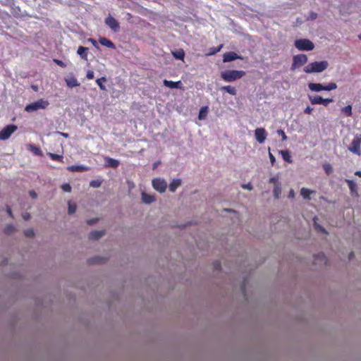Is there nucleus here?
I'll list each match as a JSON object with an SVG mask.
<instances>
[{
  "label": "nucleus",
  "mask_w": 361,
  "mask_h": 361,
  "mask_svg": "<svg viewBox=\"0 0 361 361\" xmlns=\"http://www.w3.org/2000/svg\"><path fill=\"white\" fill-rule=\"evenodd\" d=\"M163 83L164 86L170 87V88H176L180 89L182 87V82L180 80L177 82H173L171 80H164Z\"/></svg>",
  "instance_id": "f8f14e48"
},
{
  "label": "nucleus",
  "mask_w": 361,
  "mask_h": 361,
  "mask_svg": "<svg viewBox=\"0 0 361 361\" xmlns=\"http://www.w3.org/2000/svg\"><path fill=\"white\" fill-rule=\"evenodd\" d=\"M104 235V231H93L90 232L89 238L92 240H97Z\"/></svg>",
  "instance_id": "dca6fc26"
},
{
  "label": "nucleus",
  "mask_w": 361,
  "mask_h": 361,
  "mask_svg": "<svg viewBox=\"0 0 361 361\" xmlns=\"http://www.w3.org/2000/svg\"><path fill=\"white\" fill-rule=\"evenodd\" d=\"M313 192H314V191L305 188H302L300 190V195L305 200H310V195L312 194Z\"/></svg>",
  "instance_id": "4be33fe9"
},
{
  "label": "nucleus",
  "mask_w": 361,
  "mask_h": 361,
  "mask_svg": "<svg viewBox=\"0 0 361 361\" xmlns=\"http://www.w3.org/2000/svg\"><path fill=\"white\" fill-rule=\"evenodd\" d=\"M289 196L292 197H294V191H293V190H290Z\"/></svg>",
  "instance_id": "e2e57ef3"
},
{
  "label": "nucleus",
  "mask_w": 361,
  "mask_h": 361,
  "mask_svg": "<svg viewBox=\"0 0 361 361\" xmlns=\"http://www.w3.org/2000/svg\"><path fill=\"white\" fill-rule=\"evenodd\" d=\"M101 185V182L97 180H92L90 183V185L93 188H99Z\"/></svg>",
  "instance_id": "49530a36"
},
{
  "label": "nucleus",
  "mask_w": 361,
  "mask_h": 361,
  "mask_svg": "<svg viewBox=\"0 0 361 361\" xmlns=\"http://www.w3.org/2000/svg\"><path fill=\"white\" fill-rule=\"evenodd\" d=\"M221 90L228 92L229 94L235 96L237 94V90L234 87L231 85H226L221 87Z\"/></svg>",
  "instance_id": "412c9836"
},
{
  "label": "nucleus",
  "mask_w": 361,
  "mask_h": 361,
  "mask_svg": "<svg viewBox=\"0 0 361 361\" xmlns=\"http://www.w3.org/2000/svg\"><path fill=\"white\" fill-rule=\"evenodd\" d=\"M243 290H245V286L242 287Z\"/></svg>",
  "instance_id": "774afa93"
},
{
  "label": "nucleus",
  "mask_w": 361,
  "mask_h": 361,
  "mask_svg": "<svg viewBox=\"0 0 361 361\" xmlns=\"http://www.w3.org/2000/svg\"><path fill=\"white\" fill-rule=\"evenodd\" d=\"M222 47H223V44H220L219 46H218L216 47H212L209 49V52L208 54H207V55H208V56L214 55L216 53H218L219 51H220L221 49H222Z\"/></svg>",
  "instance_id": "72a5a7b5"
},
{
  "label": "nucleus",
  "mask_w": 361,
  "mask_h": 361,
  "mask_svg": "<svg viewBox=\"0 0 361 361\" xmlns=\"http://www.w3.org/2000/svg\"><path fill=\"white\" fill-rule=\"evenodd\" d=\"M323 169L327 175L331 174L333 171V168L330 164H324L323 165Z\"/></svg>",
  "instance_id": "4c0bfd02"
},
{
  "label": "nucleus",
  "mask_w": 361,
  "mask_h": 361,
  "mask_svg": "<svg viewBox=\"0 0 361 361\" xmlns=\"http://www.w3.org/2000/svg\"><path fill=\"white\" fill-rule=\"evenodd\" d=\"M87 51L88 48L80 46L78 49L77 53L81 56L82 59L87 60Z\"/></svg>",
  "instance_id": "6ab92c4d"
},
{
  "label": "nucleus",
  "mask_w": 361,
  "mask_h": 361,
  "mask_svg": "<svg viewBox=\"0 0 361 361\" xmlns=\"http://www.w3.org/2000/svg\"><path fill=\"white\" fill-rule=\"evenodd\" d=\"M320 261L321 262H323L324 264H326V257L325 255L323 252H320L315 255L314 257V263L317 264V262Z\"/></svg>",
  "instance_id": "c85d7f7f"
},
{
  "label": "nucleus",
  "mask_w": 361,
  "mask_h": 361,
  "mask_svg": "<svg viewBox=\"0 0 361 361\" xmlns=\"http://www.w3.org/2000/svg\"><path fill=\"white\" fill-rule=\"evenodd\" d=\"M24 233H25V235L28 238H32L35 235V232H34L33 229H32V228L25 230Z\"/></svg>",
  "instance_id": "a19ab883"
},
{
  "label": "nucleus",
  "mask_w": 361,
  "mask_h": 361,
  "mask_svg": "<svg viewBox=\"0 0 361 361\" xmlns=\"http://www.w3.org/2000/svg\"><path fill=\"white\" fill-rule=\"evenodd\" d=\"M353 257H354V253H353V252H350V254H349V255H348V258H349V259H351Z\"/></svg>",
  "instance_id": "052dcab7"
},
{
  "label": "nucleus",
  "mask_w": 361,
  "mask_h": 361,
  "mask_svg": "<svg viewBox=\"0 0 361 361\" xmlns=\"http://www.w3.org/2000/svg\"><path fill=\"white\" fill-rule=\"evenodd\" d=\"M281 192V186L280 185H274V195L275 198L278 199Z\"/></svg>",
  "instance_id": "c9c22d12"
},
{
  "label": "nucleus",
  "mask_w": 361,
  "mask_h": 361,
  "mask_svg": "<svg viewBox=\"0 0 361 361\" xmlns=\"http://www.w3.org/2000/svg\"><path fill=\"white\" fill-rule=\"evenodd\" d=\"M337 88V85L335 82H329L326 85H324V90L325 91H331L336 90Z\"/></svg>",
  "instance_id": "f704fd0d"
},
{
  "label": "nucleus",
  "mask_w": 361,
  "mask_h": 361,
  "mask_svg": "<svg viewBox=\"0 0 361 361\" xmlns=\"http://www.w3.org/2000/svg\"><path fill=\"white\" fill-rule=\"evenodd\" d=\"M312 110L313 109L312 107H310V106H307L305 110H304V113L306 114H312Z\"/></svg>",
  "instance_id": "603ef678"
},
{
  "label": "nucleus",
  "mask_w": 361,
  "mask_h": 361,
  "mask_svg": "<svg viewBox=\"0 0 361 361\" xmlns=\"http://www.w3.org/2000/svg\"><path fill=\"white\" fill-rule=\"evenodd\" d=\"M7 212H8V214H9L11 216H12V212H11V209L10 208H8Z\"/></svg>",
  "instance_id": "338daca9"
},
{
  "label": "nucleus",
  "mask_w": 361,
  "mask_h": 361,
  "mask_svg": "<svg viewBox=\"0 0 361 361\" xmlns=\"http://www.w3.org/2000/svg\"><path fill=\"white\" fill-rule=\"evenodd\" d=\"M329 66L326 61H314L308 63L305 66L303 71L305 73L310 74L313 73H321L325 71Z\"/></svg>",
  "instance_id": "f257e3e1"
},
{
  "label": "nucleus",
  "mask_w": 361,
  "mask_h": 361,
  "mask_svg": "<svg viewBox=\"0 0 361 361\" xmlns=\"http://www.w3.org/2000/svg\"><path fill=\"white\" fill-rule=\"evenodd\" d=\"M181 180L178 178L173 179L169 184V189L171 192H175L176 189L180 185Z\"/></svg>",
  "instance_id": "a211bd4d"
},
{
  "label": "nucleus",
  "mask_w": 361,
  "mask_h": 361,
  "mask_svg": "<svg viewBox=\"0 0 361 361\" xmlns=\"http://www.w3.org/2000/svg\"><path fill=\"white\" fill-rule=\"evenodd\" d=\"M86 77L87 79L89 80H92L94 78V71H91V70H89L87 71V75H86Z\"/></svg>",
  "instance_id": "09e8293b"
},
{
  "label": "nucleus",
  "mask_w": 361,
  "mask_h": 361,
  "mask_svg": "<svg viewBox=\"0 0 361 361\" xmlns=\"http://www.w3.org/2000/svg\"><path fill=\"white\" fill-rule=\"evenodd\" d=\"M333 102H334L333 99H331V98H325V99H324V98H322V99L321 104H323L324 106H326L329 105V104H330V103H331Z\"/></svg>",
  "instance_id": "79ce46f5"
},
{
  "label": "nucleus",
  "mask_w": 361,
  "mask_h": 361,
  "mask_svg": "<svg viewBox=\"0 0 361 361\" xmlns=\"http://www.w3.org/2000/svg\"><path fill=\"white\" fill-rule=\"evenodd\" d=\"M342 111L345 113L346 116H352V106L351 105H348L342 109Z\"/></svg>",
  "instance_id": "e433bc0d"
},
{
  "label": "nucleus",
  "mask_w": 361,
  "mask_h": 361,
  "mask_svg": "<svg viewBox=\"0 0 361 361\" xmlns=\"http://www.w3.org/2000/svg\"><path fill=\"white\" fill-rule=\"evenodd\" d=\"M61 188L63 191L70 192L71 191V186L68 183H64L61 185Z\"/></svg>",
  "instance_id": "37998d69"
},
{
  "label": "nucleus",
  "mask_w": 361,
  "mask_h": 361,
  "mask_svg": "<svg viewBox=\"0 0 361 361\" xmlns=\"http://www.w3.org/2000/svg\"><path fill=\"white\" fill-rule=\"evenodd\" d=\"M317 216H314V219H313V220H314V228H315L317 231H319V232H322V233H323L327 234L326 231V230H325L322 226H321L319 224H318L317 223V221H317Z\"/></svg>",
  "instance_id": "473e14b6"
},
{
  "label": "nucleus",
  "mask_w": 361,
  "mask_h": 361,
  "mask_svg": "<svg viewBox=\"0 0 361 361\" xmlns=\"http://www.w3.org/2000/svg\"><path fill=\"white\" fill-rule=\"evenodd\" d=\"M67 169L68 171H73V172H82V171H85L87 169H86V167H85L83 166L72 165V166H68Z\"/></svg>",
  "instance_id": "b1692460"
},
{
  "label": "nucleus",
  "mask_w": 361,
  "mask_h": 361,
  "mask_svg": "<svg viewBox=\"0 0 361 361\" xmlns=\"http://www.w3.org/2000/svg\"><path fill=\"white\" fill-rule=\"evenodd\" d=\"M47 155L50 157V159L53 161H56L59 162H63V157L62 155L54 154L51 152H48Z\"/></svg>",
  "instance_id": "bb28decb"
},
{
  "label": "nucleus",
  "mask_w": 361,
  "mask_h": 361,
  "mask_svg": "<svg viewBox=\"0 0 361 361\" xmlns=\"http://www.w3.org/2000/svg\"><path fill=\"white\" fill-rule=\"evenodd\" d=\"M309 89L312 92H320L324 90V85L321 83L310 82L308 84Z\"/></svg>",
  "instance_id": "4468645a"
},
{
  "label": "nucleus",
  "mask_w": 361,
  "mask_h": 361,
  "mask_svg": "<svg viewBox=\"0 0 361 361\" xmlns=\"http://www.w3.org/2000/svg\"><path fill=\"white\" fill-rule=\"evenodd\" d=\"M104 160H105V166L106 167H111L114 169H116L120 164L119 161L117 159H114L111 157H106L104 159Z\"/></svg>",
  "instance_id": "ddd939ff"
},
{
  "label": "nucleus",
  "mask_w": 361,
  "mask_h": 361,
  "mask_svg": "<svg viewBox=\"0 0 361 361\" xmlns=\"http://www.w3.org/2000/svg\"><path fill=\"white\" fill-rule=\"evenodd\" d=\"M360 145H361V134H357L352 140L350 146L348 147L349 151L357 154L360 155Z\"/></svg>",
  "instance_id": "39448f33"
},
{
  "label": "nucleus",
  "mask_w": 361,
  "mask_h": 361,
  "mask_svg": "<svg viewBox=\"0 0 361 361\" xmlns=\"http://www.w3.org/2000/svg\"><path fill=\"white\" fill-rule=\"evenodd\" d=\"M269 182L270 183L274 184V185H280V184L279 183V178H278L277 176H274V177H271V178H270V179H269Z\"/></svg>",
  "instance_id": "c03bdc74"
},
{
  "label": "nucleus",
  "mask_w": 361,
  "mask_h": 361,
  "mask_svg": "<svg viewBox=\"0 0 361 361\" xmlns=\"http://www.w3.org/2000/svg\"><path fill=\"white\" fill-rule=\"evenodd\" d=\"M105 23L114 32H118L119 30V23L118 21L113 18L112 16H109L105 19Z\"/></svg>",
  "instance_id": "9d476101"
},
{
  "label": "nucleus",
  "mask_w": 361,
  "mask_h": 361,
  "mask_svg": "<svg viewBox=\"0 0 361 361\" xmlns=\"http://www.w3.org/2000/svg\"><path fill=\"white\" fill-rule=\"evenodd\" d=\"M355 174L359 177H361V171H357Z\"/></svg>",
  "instance_id": "680f3d73"
},
{
  "label": "nucleus",
  "mask_w": 361,
  "mask_h": 361,
  "mask_svg": "<svg viewBox=\"0 0 361 361\" xmlns=\"http://www.w3.org/2000/svg\"><path fill=\"white\" fill-rule=\"evenodd\" d=\"M172 54L174 56V58H176L177 59H180V60H183L184 56H185V52H184L183 49H181L172 52Z\"/></svg>",
  "instance_id": "c756f323"
},
{
  "label": "nucleus",
  "mask_w": 361,
  "mask_h": 361,
  "mask_svg": "<svg viewBox=\"0 0 361 361\" xmlns=\"http://www.w3.org/2000/svg\"><path fill=\"white\" fill-rule=\"evenodd\" d=\"M53 61H54V62L55 63H56L58 66H61L62 68H66V63L63 61H62L61 60L54 59Z\"/></svg>",
  "instance_id": "de8ad7c7"
},
{
  "label": "nucleus",
  "mask_w": 361,
  "mask_h": 361,
  "mask_svg": "<svg viewBox=\"0 0 361 361\" xmlns=\"http://www.w3.org/2000/svg\"><path fill=\"white\" fill-rule=\"evenodd\" d=\"M59 133L61 136H63V137H66V138L68 137V136H69V135H68V133H66L59 132Z\"/></svg>",
  "instance_id": "bf43d9fd"
},
{
  "label": "nucleus",
  "mask_w": 361,
  "mask_h": 361,
  "mask_svg": "<svg viewBox=\"0 0 361 361\" xmlns=\"http://www.w3.org/2000/svg\"><path fill=\"white\" fill-rule=\"evenodd\" d=\"M345 181L349 187V189L350 190L351 193H355L357 195V184L352 180H345Z\"/></svg>",
  "instance_id": "a878e982"
},
{
  "label": "nucleus",
  "mask_w": 361,
  "mask_h": 361,
  "mask_svg": "<svg viewBox=\"0 0 361 361\" xmlns=\"http://www.w3.org/2000/svg\"><path fill=\"white\" fill-rule=\"evenodd\" d=\"M280 154L282 156V158L287 163H292L293 160L291 159L290 153L288 150H281Z\"/></svg>",
  "instance_id": "5701e85b"
},
{
  "label": "nucleus",
  "mask_w": 361,
  "mask_h": 361,
  "mask_svg": "<svg viewBox=\"0 0 361 361\" xmlns=\"http://www.w3.org/2000/svg\"><path fill=\"white\" fill-rule=\"evenodd\" d=\"M245 75L244 71L228 70L221 73V78L226 82H232L240 79Z\"/></svg>",
  "instance_id": "f03ea898"
},
{
  "label": "nucleus",
  "mask_w": 361,
  "mask_h": 361,
  "mask_svg": "<svg viewBox=\"0 0 361 361\" xmlns=\"http://www.w3.org/2000/svg\"><path fill=\"white\" fill-rule=\"evenodd\" d=\"M308 58L306 54H301L295 55L293 57V63L290 69L295 70L296 68H299L307 62Z\"/></svg>",
  "instance_id": "423d86ee"
},
{
  "label": "nucleus",
  "mask_w": 361,
  "mask_h": 361,
  "mask_svg": "<svg viewBox=\"0 0 361 361\" xmlns=\"http://www.w3.org/2000/svg\"><path fill=\"white\" fill-rule=\"evenodd\" d=\"M17 126L13 124H10L5 126L3 129H1V140L8 139L12 133H13L17 130Z\"/></svg>",
  "instance_id": "6e6552de"
},
{
  "label": "nucleus",
  "mask_w": 361,
  "mask_h": 361,
  "mask_svg": "<svg viewBox=\"0 0 361 361\" xmlns=\"http://www.w3.org/2000/svg\"><path fill=\"white\" fill-rule=\"evenodd\" d=\"M89 40L92 42V44L95 47L98 48L97 42V41H96L95 39H90Z\"/></svg>",
  "instance_id": "13d9d810"
},
{
  "label": "nucleus",
  "mask_w": 361,
  "mask_h": 361,
  "mask_svg": "<svg viewBox=\"0 0 361 361\" xmlns=\"http://www.w3.org/2000/svg\"><path fill=\"white\" fill-rule=\"evenodd\" d=\"M102 259L99 257H93V258H91L88 260V262L89 264H97V263H101L102 262Z\"/></svg>",
  "instance_id": "ea45409f"
},
{
  "label": "nucleus",
  "mask_w": 361,
  "mask_h": 361,
  "mask_svg": "<svg viewBox=\"0 0 361 361\" xmlns=\"http://www.w3.org/2000/svg\"><path fill=\"white\" fill-rule=\"evenodd\" d=\"M97 221V219H92L87 221V224L92 225Z\"/></svg>",
  "instance_id": "4d7b16f0"
},
{
  "label": "nucleus",
  "mask_w": 361,
  "mask_h": 361,
  "mask_svg": "<svg viewBox=\"0 0 361 361\" xmlns=\"http://www.w3.org/2000/svg\"><path fill=\"white\" fill-rule=\"evenodd\" d=\"M242 187H243V188L247 189L249 190H251L252 189V186L250 183L243 184V185H242Z\"/></svg>",
  "instance_id": "864d4df0"
},
{
  "label": "nucleus",
  "mask_w": 361,
  "mask_h": 361,
  "mask_svg": "<svg viewBox=\"0 0 361 361\" xmlns=\"http://www.w3.org/2000/svg\"><path fill=\"white\" fill-rule=\"evenodd\" d=\"M152 186L157 191L164 192L166 189L167 183L164 179L157 178L152 180Z\"/></svg>",
  "instance_id": "0eeeda50"
},
{
  "label": "nucleus",
  "mask_w": 361,
  "mask_h": 361,
  "mask_svg": "<svg viewBox=\"0 0 361 361\" xmlns=\"http://www.w3.org/2000/svg\"><path fill=\"white\" fill-rule=\"evenodd\" d=\"M49 103L48 101L40 99L35 102L27 104L25 106V110L27 112H33L38 109H44L49 106Z\"/></svg>",
  "instance_id": "7ed1b4c3"
},
{
  "label": "nucleus",
  "mask_w": 361,
  "mask_h": 361,
  "mask_svg": "<svg viewBox=\"0 0 361 361\" xmlns=\"http://www.w3.org/2000/svg\"><path fill=\"white\" fill-rule=\"evenodd\" d=\"M66 85L69 87H75L80 85V83L78 82L77 79L75 77H71L69 78L66 79Z\"/></svg>",
  "instance_id": "aec40b11"
},
{
  "label": "nucleus",
  "mask_w": 361,
  "mask_h": 361,
  "mask_svg": "<svg viewBox=\"0 0 361 361\" xmlns=\"http://www.w3.org/2000/svg\"><path fill=\"white\" fill-rule=\"evenodd\" d=\"M311 18H312V19H315L317 18V14L316 13H312L311 14Z\"/></svg>",
  "instance_id": "69168bd1"
},
{
  "label": "nucleus",
  "mask_w": 361,
  "mask_h": 361,
  "mask_svg": "<svg viewBox=\"0 0 361 361\" xmlns=\"http://www.w3.org/2000/svg\"><path fill=\"white\" fill-rule=\"evenodd\" d=\"M208 112V107L207 106H203L200 109L198 118L200 120L204 119L207 116Z\"/></svg>",
  "instance_id": "2f4dec72"
},
{
  "label": "nucleus",
  "mask_w": 361,
  "mask_h": 361,
  "mask_svg": "<svg viewBox=\"0 0 361 361\" xmlns=\"http://www.w3.org/2000/svg\"><path fill=\"white\" fill-rule=\"evenodd\" d=\"M99 41L102 45L105 46L108 48H111V49L116 48L115 44L111 40L106 39V37H100Z\"/></svg>",
  "instance_id": "f3484780"
},
{
  "label": "nucleus",
  "mask_w": 361,
  "mask_h": 361,
  "mask_svg": "<svg viewBox=\"0 0 361 361\" xmlns=\"http://www.w3.org/2000/svg\"><path fill=\"white\" fill-rule=\"evenodd\" d=\"M255 136L259 143H263L267 137V132L263 128H258L255 130Z\"/></svg>",
  "instance_id": "1a4fd4ad"
},
{
  "label": "nucleus",
  "mask_w": 361,
  "mask_h": 361,
  "mask_svg": "<svg viewBox=\"0 0 361 361\" xmlns=\"http://www.w3.org/2000/svg\"><path fill=\"white\" fill-rule=\"evenodd\" d=\"M277 134L281 136L283 141H285L288 139L285 132L281 129L277 130Z\"/></svg>",
  "instance_id": "a18cd8bd"
},
{
  "label": "nucleus",
  "mask_w": 361,
  "mask_h": 361,
  "mask_svg": "<svg viewBox=\"0 0 361 361\" xmlns=\"http://www.w3.org/2000/svg\"><path fill=\"white\" fill-rule=\"evenodd\" d=\"M76 211V205L75 204H71L68 202V214H72L75 213Z\"/></svg>",
  "instance_id": "58836bf2"
},
{
  "label": "nucleus",
  "mask_w": 361,
  "mask_h": 361,
  "mask_svg": "<svg viewBox=\"0 0 361 361\" xmlns=\"http://www.w3.org/2000/svg\"><path fill=\"white\" fill-rule=\"evenodd\" d=\"M308 98L312 104H321L322 97L319 95L311 96L309 95Z\"/></svg>",
  "instance_id": "cd10ccee"
},
{
  "label": "nucleus",
  "mask_w": 361,
  "mask_h": 361,
  "mask_svg": "<svg viewBox=\"0 0 361 361\" xmlns=\"http://www.w3.org/2000/svg\"><path fill=\"white\" fill-rule=\"evenodd\" d=\"M214 269L216 270L221 269V262L219 261H216L214 262Z\"/></svg>",
  "instance_id": "3c124183"
},
{
  "label": "nucleus",
  "mask_w": 361,
  "mask_h": 361,
  "mask_svg": "<svg viewBox=\"0 0 361 361\" xmlns=\"http://www.w3.org/2000/svg\"><path fill=\"white\" fill-rule=\"evenodd\" d=\"M238 59H242V58H241V56H238L236 53L230 51V52H226L224 54L223 61L224 63L230 62V61H234Z\"/></svg>",
  "instance_id": "9b49d317"
},
{
  "label": "nucleus",
  "mask_w": 361,
  "mask_h": 361,
  "mask_svg": "<svg viewBox=\"0 0 361 361\" xmlns=\"http://www.w3.org/2000/svg\"><path fill=\"white\" fill-rule=\"evenodd\" d=\"M295 47L300 51H312L314 48V43L307 39H299L295 41Z\"/></svg>",
  "instance_id": "20e7f679"
},
{
  "label": "nucleus",
  "mask_w": 361,
  "mask_h": 361,
  "mask_svg": "<svg viewBox=\"0 0 361 361\" xmlns=\"http://www.w3.org/2000/svg\"><path fill=\"white\" fill-rule=\"evenodd\" d=\"M269 157L270 159V162H271V165L273 166L276 161V159H275V157L272 154V153L270 151L269 152Z\"/></svg>",
  "instance_id": "8fccbe9b"
},
{
  "label": "nucleus",
  "mask_w": 361,
  "mask_h": 361,
  "mask_svg": "<svg viewBox=\"0 0 361 361\" xmlns=\"http://www.w3.org/2000/svg\"><path fill=\"white\" fill-rule=\"evenodd\" d=\"M29 194H30V195L33 199L36 198V197H37V193H36L34 190H30V191L29 192Z\"/></svg>",
  "instance_id": "6e6d98bb"
},
{
  "label": "nucleus",
  "mask_w": 361,
  "mask_h": 361,
  "mask_svg": "<svg viewBox=\"0 0 361 361\" xmlns=\"http://www.w3.org/2000/svg\"><path fill=\"white\" fill-rule=\"evenodd\" d=\"M106 81V77H102V78H97L96 80V83L97 84V85L99 86V87L101 90H106V87L103 84Z\"/></svg>",
  "instance_id": "7c9ffc66"
},
{
  "label": "nucleus",
  "mask_w": 361,
  "mask_h": 361,
  "mask_svg": "<svg viewBox=\"0 0 361 361\" xmlns=\"http://www.w3.org/2000/svg\"><path fill=\"white\" fill-rule=\"evenodd\" d=\"M9 231H10V227H7V228H5V230H4V232H5L6 233H7V234H8V233H9Z\"/></svg>",
  "instance_id": "0e129e2a"
},
{
  "label": "nucleus",
  "mask_w": 361,
  "mask_h": 361,
  "mask_svg": "<svg viewBox=\"0 0 361 361\" xmlns=\"http://www.w3.org/2000/svg\"><path fill=\"white\" fill-rule=\"evenodd\" d=\"M142 200L143 202H145L146 204H151V203L154 202L156 200V199L154 195L147 194L145 192H142Z\"/></svg>",
  "instance_id": "2eb2a0df"
},
{
  "label": "nucleus",
  "mask_w": 361,
  "mask_h": 361,
  "mask_svg": "<svg viewBox=\"0 0 361 361\" xmlns=\"http://www.w3.org/2000/svg\"><path fill=\"white\" fill-rule=\"evenodd\" d=\"M27 149L31 151L34 154L37 156H43L42 150L39 147L32 145H29Z\"/></svg>",
  "instance_id": "393cba45"
},
{
  "label": "nucleus",
  "mask_w": 361,
  "mask_h": 361,
  "mask_svg": "<svg viewBox=\"0 0 361 361\" xmlns=\"http://www.w3.org/2000/svg\"><path fill=\"white\" fill-rule=\"evenodd\" d=\"M30 217H31V216H30V214L29 213L26 212V213L23 214V219H25L26 221L29 220L30 219Z\"/></svg>",
  "instance_id": "5fc2aeb1"
}]
</instances>
